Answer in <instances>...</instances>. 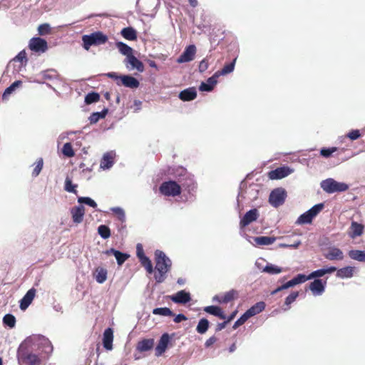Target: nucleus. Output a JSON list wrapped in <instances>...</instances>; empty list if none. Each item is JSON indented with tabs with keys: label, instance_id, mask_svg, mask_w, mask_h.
<instances>
[{
	"label": "nucleus",
	"instance_id": "nucleus-1",
	"mask_svg": "<svg viewBox=\"0 0 365 365\" xmlns=\"http://www.w3.org/2000/svg\"><path fill=\"white\" fill-rule=\"evenodd\" d=\"M31 341V346H28L26 341L19 347V363L25 365H40L42 359H46L53 351V346L48 338L41 335L34 336Z\"/></svg>",
	"mask_w": 365,
	"mask_h": 365
},
{
	"label": "nucleus",
	"instance_id": "nucleus-2",
	"mask_svg": "<svg viewBox=\"0 0 365 365\" xmlns=\"http://www.w3.org/2000/svg\"><path fill=\"white\" fill-rule=\"evenodd\" d=\"M336 270V267H329L327 268H323L315 270L311 272L308 276L303 274H299L292 279L288 281L287 282L283 284L282 286L278 287L277 289L272 291V294H275L282 290L288 289L289 287H294L301 283H304L307 280L323 277L326 274H331L334 272Z\"/></svg>",
	"mask_w": 365,
	"mask_h": 365
},
{
	"label": "nucleus",
	"instance_id": "nucleus-3",
	"mask_svg": "<svg viewBox=\"0 0 365 365\" xmlns=\"http://www.w3.org/2000/svg\"><path fill=\"white\" fill-rule=\"evenodd\" d=\"M155 261L157 272L154 278L158 283H162L166 278V274L171 269L172 262L163 251L158 250L155 252Z\"/></svg>",
	"mask_w": 365,
	"mask_h": 365
},
{
	"label": "nucleus",
	"instance_id": "nucleus-4",
	"mask_svg": "<svg viewBox=\"0 0 365 365\" xmlns=\"http://www.w3.org/2000/svg\"><path fill=\"white\" fill-rule=\"evenodd\" d=\"M108 36L101 31L93 32L82 37L83 46L88 51L91 46H100L108 41Z\"/></svg>",
	"mask_w": 365,
	"mask_h": 365
},
{
	"label": "nucleus",
	"instance_id": "nucleus-5",
	"mask_svg": "<svg viewBox=\"0 0 365 365\" xmlns=\"http://www.w3.org/2000/svg\"><path fill=\"white\" fill-rule=\"evenodd\" d=\"M321 187L327 193L344 192L349 189V185L344 182H339L333 178H328L321 182Z\"/></svg>",
	"mask_w": 365,
	"mask_h": 365
},
{
	"label": "nucleus",
	"instance_id": "nucleus-6",
	"mask_svg": "<svg viewBox=\"0 0 365 365\" xmlns=\"http://www.w3.org/2000/svg\"><path fill=\"white\" fill-rule=\"evenodd\" d=\"M159 191L165 196L175 197L180 195L181 185L174 180L165 181L160 185Z\"/></svg>",
	"mask_w": 365,
	"mask_h": 365
},
{
	"label": "nucleus",
	"instance_id": "nucleus-7",
	"mask_svg": "<svg viewBox=\"0 0 365 365\" xmlns=\"http://www.w3.org/2000/svg\"><path fill=\"white\" fill-rule=\"evenodd\" d=\"M178 177L181 188L183 187L188 192L194 191L197 188V183L194 180L193 175L187 173L185 170H182V173L178 175Z\"/></svg>",
	"mask_w": 365,
	"mask_h": 365
},
{
	"label": "nucleus",
	"instance_id": "nucleus-8",
	"mask_svg": "<svg viewBox=\"0 0 365 365\" xmlns=\"http://www.w3.org/2000/svg\"><path fill=\"white\" fill-rule=\"evenodd\" d=\"M287 196V192L283 187H277L270 192L269 202L272 205H281L284 203Z\"/></svg>",
	"mask_w": 365,
	"mask_h": 365
},
{
	"label": "nucleus",
	"instance_id": "nucleus-9",
	"mask_svg": "<svg viewBox=\"0 0 365 365\" xmlns=\"http://www.w3.org/2000/svg\"><path fill=\"white\" fill-rule=\"evenodd\" d=\"M324 207H312L308 211L301 215L297 220L299 225L309 224L312 220L316 217Z\"/></svg>",
	"mask_w": 365,
	"mask_h": 365
},
{
	"label": "nucleus",
	"instance_id": "nucleus-10",
	"mask_svg": "<svg viewBox=\"0 0 365 365\" xmlns=\"http://www.w3.org/2000/svg\"><path fill=\"white\" fill-rule=\"evenodd\" d=\"M136 255L139 259L141 265L145 269L148 273L153 272V267L150 259L145 255L144 250L141 244L136 246Z\"/></svg>",
	"mask_w": 365,
	"mask_h": 365
},
{
	"label": "nucleus",
	"instance_id": "nucleus-11",
	"mask_svg": "<svg viewBox=\"0 0 365 365\" xmlns=\"http://www.w3.org/2000/svg\"><path fill=\"white\" fill-rule=\"evenodd\" d=\"M292 173V170L288 166H282L267 173V177L270 180H279L288 176Z\"/></svg>",
	"mask_w": 365,
	"mask_h": 365
},
{
	"label": "nucleus",
	"instance_id": "nucleus-12",
	"mask_svg": "<svg viewBox=\"0 0 365 365\" xmlns=\"http://www.w3.org/2000/svg\"><path fill=\"white\" fill-rule=\"evenodd\" d=\"M29 47L33 51L43 53L48 48V44L46 40L40 37H34L30 40Z\"/></svg>",
	"mask_w": 365,
	"mask_h": 365
},
{
	"label": "nucleus",
	"instance_id": "nucleus-13",
	"mask_svg": "<svg viewBox=\"0 0 365 365\" xmlns=\"http://www.w3.org/2000/svg\"><path fill=\"white\" fill-rule=\"evenodd\" d=\"M196 53V47L195 45H189L177 59L179 63L190 62L194 59Z\"/></svg>",
	"mask_w": 365,
	"mask_h": 365
},
{
	"label": "nucleus",
	"instance_id": "nucleus-14",
	"mask_svg": "<svg viewBox=\"0 0 365 365\" xmlns=\"http://www.w3.org/2000/svg\"><path fill=\"white\" fill-rule=\"evenodd\" d=\"M327 281H322L320 279H315L309 284V289L314 295H321L325 290Z\"/></svg>",
	"mask_w": 365,
	"mask_h": 365
},
{
	"label": "nucleus",
	"instance_id": "nucleus-15",
	"mask_svg": "<svg viewBox=\"0 0 365 365\" xmlns=\"http://www.w3.org/2000/svg\"><path fill=\"white\" fill-rule=\"evenodd\" d=\"M118 86H124L125 87L129 88H137L140 83L139 81L134 77L129 75H122L120 78V82L117 81Z\"/></svg>",
	"mask_w": 365,
	"mask_h": 365
},
{
	"label": "nucleus",
	"instance_id": "nucleus-16",
	"mask_svg": "<svg viewBox=\"0 0 365 365\" xmlns=\"http://www.w3.org/2000/svg\"><path fill=\"white\" fill-rule=\"evenodd\" d=\"M115 153L113 151L106 153L101 160L100 168L103 170L110 169L114 164Z\"/></svg>",
	"mask_w": 365,
	"mask_h": 365
},
{
	"label": "nucleus",
	"instance_id": "nucleus-17",
	"mask_svg": "<svg viewBox=\"0 0 365 365\" xmlns=\"http://www.w3.org/2000/svg\"><path fill=\"white\" fill-rule=\"evenodd\" d=\"M170 342V336L168 333L163 334L159 341L158 345L155 347V356H161L166 350L168 344Z\"/></svg>",
	"mask_w": 365,
	"mask_h": 365
},
{
	"label": "nucleus",
	"instance_id": "nucleus-18",
	"mask_svg": "<svg viewBox=\"0 0 365 365\" xmlns=\"http://www.w3.org/2000/svg\"><path fill=\"white\" fill-rule=\"evenodd\" d=\"M237 297V292L236 290L232 289L229 292L225 293L222 296L216 295L213 297L214 301H217L220 304H227L230 302H232L235 298Z\"/></svg>",
	"mask_w": 365,
	"mask_h": 365
},
{
	"label": "nucleus",
	"instance_id": "nucleus-19",
	"mask_svg": "<svg viewBox=\"0 0 365 365\" xmlns=\"http://www.w3.org/2000/svg\"><path fill=\"white\" fill-rule=\"evenodd\" d=\"M36 294V289L34 288L30 289L24 297L20 301V309L21 310H26L28 307L31 304Z\"/></svg>",
	"mask_w": 365,
	"mask_h": 365
},
{
	"label": "nucleus",
	"instance_id": "nucleus-20",
	"mask_svg": "<svg viewBox=\"0 0 365 365\" xmlns=\"http://www.w3.org/2000/svg\"><path fill=\"white\" fill-rule=\"evenodd\" d=\"M113 330L111 328L105 329L103 335V344L106 350L113 349Z\"/></svg>",
	"mask_w": 365,
	"mask_h": 365
},
{
	"label": "nucleus",
	"instance_id": "nucleus-21",
	"mask_svg": "<svg viewBox=\"0 0 365 365\" xmlns=\"http://www.w3.org/2000/svg\"><path fill=\"white\" fill-rule=\"evenodd\" d=\"M197 91L195 87H190L179 93V98L182 101H190L196 98Z\"/></svg>",
	"mask_w": 365,
	"mask_h": 365
},
{
	"label": "nucleus",
	"instance_id": "nucleus-22",
	"mask_svg": "<svg viewBox=\"0 0 365 365\" xmlns=\"http://www.w3.org/2000/svg\"><path fill=\"white\" fill-rule=\"evenodd\" d=\"M85 207H73L71 210L72 220L74 223L79 224L83 222L85 215Z\"/></svg>",
	"mask_w": 365,
	"mask_h": 365
},
{
	"label": "nucleus",
	"instance_id": "nucleus-23",
	"mask_svg": "<svg viewBox=\"0 0 365 365\" xmlns=\"http://www.w3.org/2000/svg\"><path fill=\"white\" fill-rule=\"evenodd\" d=\"M171 299L175 303L186 304L191 300V297L190 293L186 292L184 290H181L172 296Z\"/></svg>",
	"mask_w": 365,
	"mask_h": 365
},
{
	"label": "nucleus",
	"instance_id": "nucleus-24",
	"mask_svg": "<svg viewBox=\"0 0 365 365\" xmlns=\"http://www.w3.org/2000/svg\"><path fill=\"white\" fill-rule=\"evenodd\" d=\"M326 259L329 260H341L344 259L343 252L337 247H331L324 254Z\"/></svg>",
	"mask_w": 365,
	"mask_h": 365
},
{
	"label": "nucleus",
	"instance_id": "nucleus-25",
	"mask_svg": "<svg viewBox=\"0 0 365 365\" xmlns=\"http://www.w3.org/2000/svg\"><path fill=\"white\" fill-rule=\"evenodd\" d=\"M258 212L256 209H252L248 211L242 217L240 221V225L242 227H246L253 221H255L257 219Z\"/></svg>",
	"mask_w": 365,
	"mask_h": 365
},
{
	"label": "nucleus",
	"instance_id": "nucleus-26",
	"mask_svg": "<svg viewBox=\"0 0 365 365\" xmlns=\"http://www.w3.org/2000/svg\"><path fill=\"white\" fill-rule=\"evenodd\" d=\"M153 346V339H144L138 342L136 349L140 352H145L151 350Z\"/></svg>",
	"mask_w": 365,
	"mask_h": 365
},
{
	"label": "nucleus",
	"instance_id": "nucleus-27",
	"mask_svg": "<svg viewBox=\"0 0 365 365\" xmlns=\"http://www.w3.org/2000/svg\"><path fill=\"white\" fill-rule=\"evenodd\" d=\"M106 255L113 254L118 262V265H122L130 257L129 255L126 253H123L118 250H116L113 248H111L106 252Z\"/></svg>",
	"mask_w": 365,
	"mask_h": 365
},
{
	"label": "nucleus",
	"instance_id": "nucleus-28",
	"mask_svg": "<svg viewBox=\"0 0 365 365\" xmlns=\"http://www.w3.org/2000/svg\"><path fill=\"white\" fill-rule=\"evenodd\" d=\"M125 63L131 65L132 68H136L138 71L143 72L144 70L143 63L138 60L133 53L125 58Z\"/></svg>",
	"mask_w": 365,
	"mask_h": 365
},
{
	"label": "nucleus",
	"instance_id": "nucleus-29",
	"mask_svg": "<svg viewBox=\"0 0 365 365\" xmlns=\"http://www.w3.org/2000/svg\"><path fill=\"white\" fill-rule=\"evenodd\" d=\"M217 76H216V75L214 73V75L210 77L207 79L206 83H205V82L201 83V84L199 87L200 91H211L214 88V86L217 83Z\"/></svg>",
	"mask_w": 365,
	"mask_h": 365
},
{
	"label": "nucleus",
	"instance_id": "nucleus-30",
	"mask_svg": "<svg viewBox=\"0 0 365 365\" xmlns=\"http://www.w3.org/2000/svg\"><path fill=\"white\" fill-rule=\"evenodd\" d=\"M204 311L210 314L219 317L221 319H225L226 315L222 312V309L217 306H207L204 308Z\"/></svg>",
	"mask_w": 365,
	"mask_h": 365
},
{
	"label": "nucleus",
	"instance_id": "nucleus-31",
	"mask_svg": "<svg viewBox=\"0 0 365 365\" xmlns=\"http://www.w3.org/2000/svg\"><path fill=\"white\" fill-rule=\"evenodd\" d=\"M364 226L356 222H352L350 227V232L349 233L351 238L360 236L363 234Z\"/></svg>",
	"mask_w": 365,
	"mask_h": 365
},
{
	"label": "nucleus",
	"instance_id": "nucleus-32",
	"mask_svg": "<svg viewBox=\"0 0 365 365\" xmlns=\"http://www.w3.org/2000/svg\"><path fill=\"white\" fill-rule=\"evenodd\" d=\"M265 308V303L264 302H259L256 303L255 305L251 307L249 309H247L245 313L250 318L253 317L261 312H262Z\"/></svg>",
	"mask_w": 365,
	"mask_h": 365
},
{
	"label": "nucleus",
	"instance_id": "nucleus-33",
	"mask_svg": "<svg viewBox=\"0 0 365 365\" xmlns=\"http://www.w3.org/2000/svg\"><path fill=\"white\" fill-rule=\"evenodd\" d=\"M237 58H234L232 62L225 64L221 70L215 73L216 76L219 78L220 76H224L232 73L234 71Z\"/></svg>",
	"mask_w": 365,
	"mask_h": 365
},
{
	"label": "nucleus",
	"instance_id": "nucleus-34",
	"mask_svg": "<svg viewBox=\"0 0 365 365\" xmlns=\"http://www.w3.org/2000/svg\"><path fill=\"white\" fill-rule=\"evenodd\" d=\"M336 277L339 278H350L354 275V267L347 266L339 269H336Z\"/></svg>",
	"mask_w": 365,
	"mask_h": 365
},
{
	"label": "nucleus",
	"instance_id": "nucleus-35",
	"mask_svg": "<svg viewBox=\"0 0 365 365\" xmlns=\"http://www.w3.org/2000/svg\"><path fill=\"white\" fill-rule=\"evenodd\" d=\"M121 35L127 40L134 41L137 38L136 31L132 27H126L122 29Z\"/></svg>",
	"mask_w": 365,
	"mask_h": 365
},
{
	"label": "nucleus",
	"instance_id": "nucleus-36",
	"mask_svg": "<svg viewBox=\"0 0 365 365\" xmlns=\"http://www.w3.org/2000/svg\"><path fill=\"white\" fill-rule=\"evenodd\" d=\"M276 240L274 237L261 236L255 237L254 241L258 245H269L273 244Z\"/></svg>",
	"mask_w": 365,
	"mask_h": 365
},
{
	"label": "nucleus",
	"instance_id": "nucleus-37",
	"mask_svg": "<svg viewBox=\"0 0 365 365\" xmlns=\"http://www.w3.org/2000/svg\"><path fill=\"white\" fill-rule=\"evenodd\" d=\"M349 256L352 259L365 262V251L357 250H350L349 252Z\"/></svg>",
	"mask_w": 365,
	"mask_h": 365
},
{
	"label": "nucleus",
	"instance_id": "nucleus-38",
	"mask_svg": "<svg viewBox=\"0 0 365 365\" xmlns=\"http://www.w3.org/2000/svg\"><path fill=\"white\" fill-rule=\"evenodd\" d=\"M116 46L118 48L119 51L123 55L126 56V57H128L130 55L133 53L132 48L123 42L116 43Z\"/></svg>",
	"mask_w": 365,
	"mask_h": 365
},
{
	"label": "nucleus",
	"instance_id": "nucleus-39",
	"mask_svg": "<svg viewBox=\"0 0 365 365\" xmlns=\"http://www.w3.org/2000/svg\"><path fill=\"white\" fill-rule=\"evenodd\" d=\"M209 328V321L205 319H201L197 326L196 330L199 334H205Z\"/></svg>",
	"mask_w": 365,
	"mask_h": 365
},
{
	"label": "nucleus",
	"instance_id": "nucleus-40",
	"mask_svg": "<svg viewBox=\"0 0 365 365\" xmlns=\"http://www.w3.org/2000/svg\"><path fill=\"white\" fill-rule=\"evenodd\" d=\"M153 314L161 316H173V312L168 307L155 308L153 310Z\"/></svg>",
	"mask_w": 365,
	"mask_h": 365
},
{
	"label": "nucleus",
	"instance_id": "nucleus-41",
	"mask_svg": "<svg viewBox=\"0 0 365 365\" xmlns=\"http://www.w3.org/2000/svg\"><path fill=\"white\" fill-rule=\"evenodd\" d=\"M98 233L103 239H108L110 236V230L107 225H101L98 227Z\"/></svg>",
	"mask_w": 365,
	"mask_h": 365
},
{
	"label": "nucleus",
	"instance_id": "nucleus-42",
	"mask_svg": "<svg viewBox=\"0 0 365 365\" xmlns=\"http://www.w3.org/2000/svg\"><path fill=\"white\" fill-rule=\"evenodd\" d=\"M100 100V95L96 92L88 93L85 97V103L88 105L96 103Z\"/></svg>",
	"mask_w": 365,
	"mask_h": 365
},
{
	"label": "nucleus",
	"instance_id": "nucleus-43",
	"mask_svg": "<svg viewBox=\"0 0 365 365\" xmlns=\"http://www.w3.org/2000/svg\"><path fill=\"white\" fill-rule=\"evenodd\" d=\"M62 153L63 154L68 157L71 158L75 155V152L73 149L72 145L71 143H66L63 145L62 148Z\"/></svg>",
	"mask_w": 365,
	"mask_h": 365
},
{
	"label": "nucleus",
	"instance_id": "nucleus-44",
	"mask_svg": "<svg viewBox=\"0 0 365 365\" xmlns=\"http://www.w3.org/2000/svg\"><path fill=\"white\" fill-rule=\"evenodd\" d=\"M22 82L21 81H14L10 86H9L6 90L4 91L3 93V98H6L10 94L13 93V91H15L16 88H18L19 86H21Z\"/></svg>",
	"mask_w": 365,
	"mask_h": 365
},
{
	"label": "nucleus",
	"instance_id": "nucleus-45",
	"mask_svg": "<svg viewBox=\"0 0 365 365\" xmlns=\"http://www.w3.org/2000/svg\"><path fill=\"white\" fill-rule=\"evenodd\" d=\"M34 165H35V167L32 171V176L37 177L40 174V173L43 168V158H38L34 163Z\"/></svg>",
	"mask_w": 365,
	"mask_h": 365
},
{
	"label": "nucleus",
	"instance_id": "nucleus-46",
	"mask_svg": "<svg viewBox=\"0 0 365 365\" xmlns=\"http://www.w3.org/2000/svg\"><path fill=\"white\" fill-rule=\"evenodd\" d=\"M263 271L270 274H277L282 272V269L277 266L273 265V264H269L267 265L264 269Z\"/></svg>",
	"mask_w": 365,
	"mask_h": 365
},
{
	"label": "nucleus",
	"instance_id": "nucleus-47",
	"mask_svg": "<svg viewBox=\"0 0 365 365\" xmlns=\"http://www.w3.org/2000/svg\"><path fill=\"white\" fill-rule=\"evenodd\" d=\"M107 113V110H104L102 112L93 113L90 116V121L91 123H97L101 118H103Z\"/></svg>",
	"mask_w": 365,
	"mask_h": 365
},
{
	"label": "nucleus",
	"instance_id": "nucleus-48",
	"mask_svg": "<svg viewBox=\"0 0 365 365\" xmlns=\"http://www.w3.org/2000/svg\"><path fill=\"white\" fill-rule=\"evenodd\" d=\"M3 322L10 328H13L16 324V318L14 315L7 314L4 317Z\"/></svg>",
	"mask_w": 365,
	"mask_h": 365
},
{
	"label": "nucleus",
	"instance_id": "nucleus-49",
	"mask_svg": "<svg viewBox=\"0 0 365 365\" xmlns=\"http://www.w3.org/2000/svg\"><path fill=\"white\" fill-rule=\"evenodd\" d=\"M107 279V271L103 268L97 269L96 279L98 283H103Z\"/></svg>",
	"mask_w": 365,
	"mask_h": 365
},
{
	"label": "nucleus",
	"instance_id": "nucleus-50",
	"mask_svg": "<svg viewBox=\"0 0 365 365\" xmlns=\"http://www.w3.org/2000/svg\"><path fill=\"white\" fill-rule=\"evenodd\" d=\"M337 150V148L331 147V148H322L320 150V155L324 158H329L334 152Z\"/></svg>",
	"mask_w": 365,
	"mask_h": 365
},
{
	"label": "nucleus",
	"instance_id": "nucleus-51",
	"mask_svg": "<svg viewBox=\"0 0 365 365\" xmlns=\"http://www.w3.org/2000/svg\"><path fill=\"white\" fill-rule=\"evenodd\" d=\"M299 296L298 292H292L289 296H287L284 301V305L289 309V305L293 303Z\"/></svg>",
	"mask_w": 365,
	"mask_h": 365
},
{
	"label": "nucleus",
	"instance_id": "nucleus-52",
	"mask_svg": "<svg viewBox=\"0 0 365 365\" xmlns=\"http://www.w3.org/2000/svg\"><path fill=\"white\" fill-rule=\"evenodd\" d=\"M250 318L248 315L245 312L234 324L232 328L236 329L240 326L245 323V322Z\"/></svg>",
	"mask_w": 365,
	"mask_h": 365
},
{
	"label": "nucleus",
	"instance_id": "nucleus-53",
	"mask_svg": "<svg viewBox=\"0 0 365 365\" xmlns=\"http://www.w3.org/2000/svg\"><path fill=\"white\" fill-rule=\"evenodd\" d=\"M51 28L48 24H41L38 28V31L40 35H46L50 32Z\"/></svg>",
	"mask_w": 365,
	"mask_h": 365
},
{
	"label": "nucleus",
	"instance_id": "nucleus-54",
	"mask_svg": "<svg viewBox=\"0 0 365 365\" xmlns=\"http://www.w3.org/2000/svg\"><path fill=\"white\" fill-rule=\"evenodd\" d=\"M76 186L73 185L72 181L69 178H66L65 181V190L69 192H76L75 187Z\"/></svg>",
	"mask_w": 365,
	"mask_h": 365
},
{
	"label": "nucleus",
	"instance_id": "nucleus-55",
	"mask_svg": "<svg viewBox=\"0 0 365 365\" xmlns=\"http://www.w3.org/2000/svg\"><path fill=\"white\" fill-rule=\"evenodd\" d=\"M361 136L360 131L359 130H351L346 134V137H348L351 140H355L359 138Z\"/></svg>",
	"mask_w": 365,
	"mask_h": 365
},
{
	"label": "nucleus",
	"instance_id": "nucleus-56",
	"mask_svg": "<svg viewBox=\"0 0 365 365\" xmlns=\"http://www.w3.org/2000/svg\"><path fill=\"white\" fill-rule=\"evenodd\" d=\"M15 61H19L21 63L27 61L26 53L25 51H20L17 56L14 58Z\"/></svg>",
	"mask_w": 365,
	"mask_h": 365
},
{
	"label": "nucleus",
	"instance_id": "nucleus-57",
	"mask_svg": "<svg viewBox=\"0 0 365 365\" xmlns=\"http://www.w3.org/2000/svg\"><path fill=\"white\" fill-rule=\"evenodd\" d=\"M78 201L81 204L85 203L87 205H97L94 200L87 197H79Z\"/></svg>",
	"mask_w": 365,
	"mask_h": 365
},
{
	"label": "nucleus",
	"instance_id": "nucleus-58",
	"mask_svg": "<svg viewBox=\"0 0 365 365\" xmlns=\"http://www.w3.org/2000/svg\"><path fill=\"white\" fill-rule=\"evenodd\" d=\"M209 66L208 61L205 58L202 59L199 64V71L201 73L205 72Z\"/></svg>",
	"mask_w": 365,
	"mask_h": 365
},
{
	"label": "nucleus",
	"instance_id": "nucleus-59",
	"mask_svg": "<svg viewBox=\"0 0 365 365\" xmlns=\"http://www.w3.org/2000/svg\"><path fill=\"white\" fill-rule=\"evenodd\" d=\"M106 76L113 80L115 81V83H117V81L120 82V78L122 77V75L119 76L118 73L115 72L108 73L106 74Z\"/></svg>",
	"mask_w": 365,
	"mask_h": 365
},
{
	"label": "nucleus",
	"instance_id": "nucleus-60",
	"mask_svg": "<svg viewBox=\"0 0 365 365\" xmlns=\"http://www.w3.org/2000/svg\"><path fill=\"white\" fill-rule=\"evenodd\" d=\"M187 319V318L184 314H179L176 315L175 317L174 318V322L175 323H180L182 321H185Z\"/></svg>",
	"mask_w": 365,
	"mask_h": 365
},
{
	"label": "nucleus",
	"instance_id": "nucleus-61",
	"mask_svg": "<svg viewBox=\"0 0 365 365\" xmlns=\"http://www.w3.org/2000/svg\"><path fill=\"white\" fill-rule=\"evenodd\" d=\"M225 321L222 323H218L216 326V328H215V331H220L221 330H222L223 329H225L227 326V324H228V322H227L226 319H224Z\"/></svg>",
	"mask_w": 365,
	"mask_h": 365
},
{
	"label": "nucleus",
	"instance_id": "nucleus-62",
	"mask_svg": "<svg viewBox=\"0 0 365 365\" xmlns=\"http://www.w3.org/2000/svg\"><path fill=\"white\" fill-rule=\"evenodd\" d=\"M217 341V338L215 336L210 337L205 341V346L209 347Z\"/></svg>",
	"mask_w": 365,
	"mask_h": 365
},
{
	"label": "nucleus",
	"instance_id": "nucleus-63",
	"mask_svg": "<svg viewBox=\"0 0 365 365\" xmlns=\"http://www.w3.org/2000/svg\"><path fill=\"white\" fill-rule=\"evenodd\" d=\"M52 72L53 73V74H50L48 71H45L43 73L44 78L45 79H51L53 76H55L56 72L55 71H52Z\"/></svg>",
	"mask_w": 365,
	"mask_h": 365
},
{
	"label": "nucleus",
	"instance_id": "nucleus-64",
	"mask_svg": "<svg viewBox=\"0 0 365 365\" xmlns=\"http://www.w3.org/2000/svg\"><path fill=\"white\" fill-rule=\"evenodd\" d=\"M237 313V311L235 310L230 316H228V317L226 316L225 319L227 320V322L228 323L230 322L235 317Z\"/></svg>",
	"mask_w": 365,
	"mask_h": 365
}]
</instances>
